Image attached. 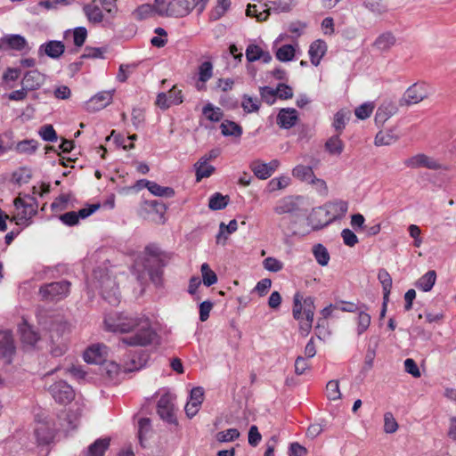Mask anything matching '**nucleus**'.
<instances>
[{
    "label": "nucleus",
    "instance_id": "nucleus-44",
    "mask_svg": "<svg viewBox=\"0 0 456 456\" xmlns=\"http://www.w3.org/2000/svg\"><path fill=\"white\" fill-rule=\"evenodd\" d=\"M378 279L382 285L384 294L383 299L388 300L392 288V278L387 270L380 269L378 273Z\"/></svg>",
    "mask_w": 456,
    "mask_h": 456
},
{
    "label": "nucleus",
    "instance_id": "nucleus-14",
    "mask_svg": "<svg viewBox=\"0 0 456 456\" xmlns=\"http://www.w3.org/2000/svg\"><path fill=\"white\" fill-rule=\"evenodd\" d=\"M28 49L27 39L19 34H8L0 38V51L14 50L21 52Z\"/></svg>",
    "mask_w": 456,
    "mask_h": 456
},
{
    "label": "nucleus",
    "instance_id": "nucleus-19",
    "mask_svg": "<svg viewBox=\"0 0 456 456\" xmlns=\"http://www.w3.org/2000/svg\"><path fill=\"white\" fill-rule=\"evenodd\" d=\"M108 354V348L102 344H95L89 346L84 353V360L87 363L101 364Z\"/></svg>",
    "mask_w": 456,
    "mask_h": 456
},
{
    "label": "nucleus",
    "instance_id": "nucleus-31",
    "mask_svg": "<svg viewBox=\"0 0 456 456\" xmlns=\"http://www.w3.org/2000/svg\"><path fill=\"white\" fill-rule=\"evenodd\" d=\"M396 38L391 32H385L380 34L374 41L373 46L379 51H388L395 45Z\"/></svg>",
    "mask_w": 456,
    "mask_h": 456
},
{
    "label": "nucleus",
    "instance_id": "nucleus-11",
    "mask_svg": "<svg viewBox=\"0 0 456 456\" xmlns=\"http://www.w3.org/2000/svg\"><path fill=\"white\" fill-rule=\"evenodd\" d=\"M157 412L164 421L169 424L177 423L174 403L169 394H165L160 396L157 403Z\"/></svg>",
    "mask_w": 456,
    "mask_h": 456
},
{
    "label": "nucleus",
    "instance_id": "nucleus-8",
    "mask_svg": "<svg viewBox=\"0 0 456 456\" xmlns=\"http://www.w3.org/2000/svg\"><path fill=\"white\" fill-rule=\"evenodd\" d=\"M207 3V0H172L171 17H185L194 8H197L199 12H202Z\"/></svg>",
    "mask_w": 456,
    "mask_h": 456
},
{
    "label": "nucleus",
    "instance_id": "nucleus-49",
    "mask_svg": "<svg viewBox=\"0 0 456 456\" xmlns=\"http://www.w3.org/2000/svg\"><path fill=\"white\" fill-rule=\"evenodd\" d=\"M200 272L202 275V281L205 286L210 287L216 283L217 276L216 273L210 269L208 264H202L200 267Z\"/></svg>",
    "mask_w": 456,
    "mask_h": 456
},
{
    "label": "nucleus",
    "instance_id": "nucleus-45",
    "mask_svg": "<svg viewBox=\"0 0 456 456\" xmlns=\"http://www.w3.org/2000/svg\"><path fill=\"white\" fill-rule=\"evenodd\" d=\"M371 317L370 315L363 310H359L357 312L356 317V332L357 335L360 336L363 334L370 327Z\"/></svg>",
    "mask_w": 456,
    "mask_h": 456
},
{
    "label": "nucleus",
    "instance_id": "nucleus-33",
    "mask_svg": "<svg viewBox=\"0 0 456 456\" xmlns=\"http://www.w3.org/2000/svg\"><path fill=\"white\" fill-rule=\"evenodd\" d=\"M213 64L209 61H203L198 69V79L199 82L202 83V86L197 84V89L201 90L204 87V84L208 82L213 77Z\"/></svg>",
    "mask_w": 456,
    "mask_h": 456
},
{
    "label": "nucleus",
    "instance_id": "nucleus-13",
    "mask_svg": "<svg viewBox=\"0 0 456 456\" xmlns=\"http://www.w3.org/2000/svg\"><path fill=\"white\" fill-rule=\"evenodd\" d=\"M100 208V204H92L79 209L77 212L69 211L62 214L60 220L66 225L73 226L78 224L79 219H85L94 213Z\"/></svg>",
    "mask_w": 456,
    "mask_h": 456
},
{
    "label": "nucleus",
    "instance_id": "nucleus-23",
    "mask_svg": "<svg viewBox=\"0 0 456 456\" xmlns=\"http://www.w3.org/2000/svg\"><path fill=\"white\" fill-rule=\"evenodd\" d=\"M299 197L288 196L281 199L273 210L278 215L292 214L299 210L298 200Z\"/></svg>",
    "mask_w": 456,
    "mask_h": 456
},
{
    "label": "nucleus",
    "instance_id": "nucleus-37",
    "mask_svg": "<svg viewBox=\"0 0 456 456\" xmlns=\"http://www.w3.org/2000/svg\"><path fill=\"white\" fill-rule=\"evenodd\" d=\"M292 175L302 182L310 183L314 179V173L311 167L297 165L293 168Z\"/></svg>",
    "mask_w": 456,
    "mask_h": 456
},
{
    "label": "nucleus",
    "instance_id": "nucleus-36",
    "mask_svg": "<svg viewBox=\"0 0 456 456\" xmlns=\"http://www.w3.org/2000/svg\"><path fill=\"white\" fill-rule=\"evenodd\" d=\"M325 150L330 155L339 156L344 150V142L338 134L330 137L325 142Z\"/></svg>",
    "mask_w": 456,
    "mask_h": 456
},
{
    "label": "nucleus",
    "instance_id": "nucleus-43",
    "mask_svg": "<svg viewBox=\"0 0 456 456\" xmlns=\"http://www.w3.org/2000/svg\"><path fill=\"white\" fill-rule=\"evenodd\" d=\"M221 132L224 136L240 137L242 134V128L240 126L233 121H224L221 126Z\"/></svg>",
    "mask_w": 456,
    "mask_h": 456
},
{
    "label": "nucleus",
    "instance_id": "nucleus-26",
    "mask_svg": "<svg viewBox=\"0 0 456 456\" xmlns=\"http://www.w3.org/2000/svg\"><path fill=\"white\" fill-rule=\"evenodd\" d=\"M139 183H143L145 188H147L149 191L154 196L171 198L175 195V191L173 188L168 186H161L153 181L142 179L139 180Z\"/></svg>",
    "mask_w": 456,
    "mask_h": 456
},
{
    "label": "nucleus",
    "instance_id": "nucleus-12",
    "mask_svg": "<svg viewBox=\"0 0 456 456\" xmlns=\"http://www.w3.org/2000/svg\"><path fill=\"white\" fill-rule=\"evenodd\" d=\"M403 164L412 169L425 167L431 170H438L442 168V165L436 159L423 153H419L404 159Z\"/></svg>",
    "mask_w": 456,
    "mask_h": 456
},
{
    "label": "nucleus",
    "instance_id": "nucleus-24",
    "mask_svg": "<svg viewBox=\"0 0 456 456\" xmlns=\"http://www.w3.org/2000/svg\"><path fill=\"white\" fill-rule=\"evenodd\" d=\"M44 76L37 69L29 70L25 73L21 86L25 90L33 91L38 89L44 83Z\"/></svg>",
    "mask_w": 456,
    "mask_h": 456
},
{
    "label": "nucleus",
    "instance_id": "nucleus-52",
    "mask_svg": "<svg viewBox=\"0 0 456 456\" xmlns=\"http://www.w3.org/2000/svg\"><path fill=\"white\" fill-rule=\"evenodd\" d=\"M203 115L210 121L217 122L223 117V112L220 108L214 107L211 103H208L203 107Z\"/></svg>",
    "mask_w": 456,
    "mask_h": 456
},
{
    "label": "nucleus",
    "instance_id": "nucleus-27",
    "mask_svg": "<svg viewBox=\"0 0 456 456\" xmlns=\"http://www.w3.org/2000/svg\"><path fill=\"white\" fill-rule=\"evenodd\" d=\"M327 51V45L322 39L314 41L309 47L308 53L310 56L311 63L314 66H318L322 58L324 56Z\"/></svg>",
    "mask_w": 456,
    "mask_h": 456
},
{
    "label": "nucleus",
    "instance_id": "nucleus-60",
    "mask_svg": "<svg viewBox=\"0 0 456 456\" xmlns=\"http://www.w3.org/2000/svg\"><path fill=\"white\" fill-rule=\"evenodd\" d=\"M264 268L272 273H278L283 269V263L275 257H266L263 261Z\"/></svg>",
    "mask_w": 456,
    "mask_h": 456
},
{
    "label": "nucleus",
    "instance_id": "nucleus-30",
    "mask_svg": "<svg viewBox=\"0 0 456 456\" xmlns=\"http://www.w3.org/2000/svg\"><path fill=\"white\" fill-rule=\"evenodd\" d=\"M110 439L109 437L98 438L91 444L86 450V456H103L110 447Z\"/></svg>",
    "mask_w": 456,
    "mask_h": 456
},
{
    "label": "nucleus",
    "instance_id": "nucleus-57",
    "mask_svg": "<svg viewBox=\"0 0 456 456\" xmlns=\"http://www.w3.org/2000/svg\"><path fill=\"white\" fill-rule=\"evenodd\" d=\"M363 6L375 14H381L387 11L382 0H364Z\"/></svg>",
    "mask_w": 456,
    "mask_h": 456
},
{
    "label": "nucleus",
    "instance_id": "nucleus-17",
    "mask_svg": "<svg viewBox=\"0 0 456 456\" xmlns=\"http://www.w3.org/2000/svg\"><path fill=\"white\" fill-rule=\"evenodd\" d=\"M114 93V89L99 92L86 102V109L89 111H98L104 109L111 103Z\"/></svg>",
    "mask_w": 456,
    "mask_h": 456
},
{
    "label": "nucleus",
    "instance_id": "nucleus-6",
    "mask_svg": "<svg viewBox=\"0 0 456 456\" xmlns=\"http://www.w3.org/2000/svg\"><path fill=\"white\" fill-rule=\"evenodd\" d=\"M97 283L103 299L110 305H118L120 302V296L115 278L106 273L98 279Z\"/></svg>",
    "mask_w": 456,
    "mask_h": 456
},
{
    "label": "nucleus",
    "instance_id": "nucleus-61",
    "mask_svg": "<svg viewBox=\"0 0 456 456\" xmlns=\"http://www.w3.org/2000/svg\"><path fill=\"white\" fill-rule=\"evenodd\" d=\"M398 429V423L391 412L384 414V431L387 434H393Z\"/></svg>",
    "mask_w": 456,
    "mask_h": 456
},
{
    "label": "nucleus",
    "instance_id": "nucleus-38",
    "mask_svg": "<svg viewBox=\"0 0 456 456\" xmlns=\"http://www.w3.org/2000/svg\"><path fill=\"white\" fill-rule=\"evenodd\" d=\"M249 167L258 179L265 180L272 176L266 163H264L259 159L252 161Z\"/></svg>",
    "mask_w": 456,
    "mask_h": 456
},
{
    "label": "nucleus",
    "instance_id": "nucleus-48",
    "mask_svg": "<svg viewBox=\"0 0 456 456\" xmlns=\"http://www.w3.org/2000/svg\"><path fill=\"white\" fill-rule=\"evenodd\" d=\"M291 179L288 175H281L269 181L267 188L269 191L285 189L290 184Z\"/></svg>",
    "mask_w": 456,
    "mask_h": 456
},
{
    "label": "nucleus",
    "instance_id": "nucleus-41",
    "mask_svg": "<svg viewBox=\"0 0 456 456\" xmlns=\"http://www.w3.org/2000/svg\"><path fill=\"white\" fill-rule=\"evenodd\" d=\"M151 431V419L149 418H142L138 422V438L142 447H145L144 442L147 440Z\"/></svg>",
    "mask_w": 456,
    "mask_h": 456
},
{
    "label": "nucleus",
    "instance_id": "nucleus-32",
    "mask_svg": "<svg viewBox=\"0 0 456 456\" xmlns=\"http://www.w3.org/2000/svg\"><path fill=\"white\" fill-rule=\"evenodd\" d=\"M436 281V273L434 270L427 272L415 283L417 289L428 292L432 289Z\"/></svg>",
    "mask_w": 456,
    "mask_h": 456
},
{
    "label": "nucleus",
    "instance_id": "nucleus-2",
    "mask_svg": "<svg viewBox=\"0 0 456 456\" xmlns=\"http://www.w3.org/2000/svg\"><path fill=\"white\" fill-rule=\"evenodd\" d=\"M81 415L82 408L77 403L70 408L68 412H61L58 416V423L53 422L44 413L37 414L34 433L38 444H49L57 430L69 432L75 429L78 425Z\"/></svg>",
    "mask_w": 456,
    "mask_h": 456
},
{
    "label": "nucleus",
    "instance_id": "nucleus-1",
    "mask_svg": "<svg viewBox=\"0 0 456 456\" xmlns=\"http://www.w3.org/2000/svg\"><path fill=\"white\" fill-rule=\"evenodd\" d=\"M103 323L105 330L110 332H134L121 340L129 346H146L158 339L150 319L143 314L111 312L105 315Z\"/></svg>",
    "mask_w": 456,
    "mask_h": 456
},
{
    "label": "nucleus",
    "instance_id": "nucleus-34",
    "mask_svg": "<svg viewBox=\"0 0 456 456\" xmlns=\"http://www.w3.org/2000/svg\"><path fill=\"white\" fill-rule=\"evenodd\" d=\"M38 148L37 141L34 139H26L17 143L13 142L12 149L20 154H33Z\"/></svg>",
    "mask_w": 456,
    "mask_h": 456
},
{
    "label": "nucleus",
    "instance_id": "nucleus-18",
    "mask_svg": "<svg viewBox=\"0 0 456 456\" xmlns=\"http://www.w3.org/2000/svg\"><path fill=\"white\" fill-rule=\"evenodd\" d=\"M15 353V346L11 331H0V358L6 362L12 361V357Z\"/></svg>",
    "mask_w": 456,
    "mask_h": 456
},
{
    "label": "nucleus",
    "instance_id": "nucleus-20",
    "mask_svg": "<svg viewBox=\"0 0 456 456\" xmlns=\"http://www.w3.org/2000/svg\"><path fill=\"white\" fill-rule=\"evenodd\" d=\"M298 120V113L294 108L281 109L276 118L277 125L282 129L293 127Z\"/></svg>",
    "mask_w": 456,
    "mask_h": 456
},
{
    "label": "nucleus",
    "instance_id": "nucleus-28",
    "mask_svg": "<svg viewBox=\"0 0 456 456\" xmlns=\"http://www.w3.org/2000/svg\"><path fill=\"white\" fill-rule=\"evenodd\" d=\"M145 209L152 215H155V216L152 217V219L159 223H164V215L167 210L166 205L159 200H147L144 203Z\"/></svg>",
    "mask_w": 456,
    "mask_h": 456
},
{
    "label": "nucleus",
    "instance_id": "nucleus-22",
    "mask_svg": "<svg viewBox=\"0 0 456 456\" xmlns=\"http://www.w3.org/2000/svg\"><path fill=\"white\" fill-rule=\"evenodd\" d=\"M19 331L22 343L30 347H34L40 339L39 334L25 320L19 325Z\"/></svg>",
    "mask_w": 456,
    "mask_h": 456
},
{
    "label": "nucleus",
    "instance_id": "nucleus-50",
    "mask_svg": "<svg viewBox=\"0 0 456 456\" xmlns=\"http://www.w3.org/2000/svg\"><path fill=\"white\" fill-rule=\"evenodd\" d=\"M241 107L246 113H252L258 111L260 103L257 98H253L248 94H244L242 97Z\"/></svg>",
    "mask_w": 456,
    "mask_h": 456
},
{
    "label": "nucleus",
    "instance_id": "nucleus-9",
    "mask_svg": "<svg viewBox=\"0 0 456 456\" xmlns=\"http://www.w3.org/2000/svg\"><path fill=\"white\" fill-rule=\"evenodd\" d=\"M145 252L149 254V257L145 258L143 266L145 270H147L151 277V280L153 282L157 283L160 281L161 271L159 270V268L152 269L151 264L157 265L158 267L160 266L161 260L159 258V249L153 246H147L145 248Z\"/></svg>",
    "mask_w": 456,
    "mask_h": 456
},
{
    "label": "nucleus",
    "instance_id": "nucleus-21",
    "mask_svg": "<svg viewBox=\"0 0 456 456\" xmlns=\"http://www.w3.org/2000/svg\"><path fill=\"white\" fill-rule=\"evenodd\" d=\"M398 108L392 101H386L379 105L375 114V123L378 126H382L387 120L394 116Z\"/></svg>",
    "mask_w": 456,
    "mask_h": 456
},
{
    "label": "nucleus",
    "instance_id": "nucleus-10",
    "mask_svg": "<svg viewBox=\"0 0 456 456\" xmlns=\"http://www.w3.org/2000/svg\"><path fill=\"white\" fill-rule=\"evenodd\" d=\"M53 398L59 403H70L75 397L73 388L65 381L59 380L49 387Z\"/></svg>",
    "mask_w": 456,
    "mask_h": 456
},
{
    "label": "nucleus",
    "instance_id": "nucleus-42",
    "mask_svg": "<svg viewBox=\"0 0 456 456\" xmlns=\"http://www.w3.org/2000/svg\"><path fill=\"white\" fill-rule=\"evenodd\" d=\"M73 36V43L77 47H81L87 37V30L85 27H77L72 31L68 29L64 33V37H67L69 34Z\"/></svg>",
    "mask_w": 456,
    "mask_h": 456
},
{
    "label": "nucleus",
    "instance_id": "nucleus-54",
    "mask_svg": "<svg viewBox=\"0 0 456 456\" xmlns=\"http://www.w3.org/2000/svg\"><path fill=\"white\" fill-rule=\"evenodd\" d=\"M326 394L329 400H338L341 398L338 381L336 379L330 380L326 386Z\"/></svg>",
    "mask_w": 456,
    "mask_h": 456
},
{
    "label": "nucleus",
    "instance_id": "nucleus-64",
    "mask_svg": "<svg viewBox=\"0 0 456 456\" xmlns=\"http://www.w3.org/2000/svg\"><path fill=\"white\" fill-rule=\"evenodd\" d=\"M263 50L256 45H249L246 49V58L248 61L253 62L261 59Z\"/></svg>",
    "mask_w": 456,
    "mask_h": 456
},
{
    "label": "nucleus",
    "instance_id": "nucleus-46",
    "mask_svg": "<svg viewBox=\"0 0 456 456\" xmlns=\"http://www.w3.org/2000/svg\"><path fill=\"white\" fill-rule=\"evenodd\" d=\"M228 201V196H224L219 192H216L209 198L208 207L212 210H221L227 206Z\"/></svg>",
    "mask_w": 456,
    "mask_h": 456
},
{
    "label": "nucleus",
    "instance_id": "nucleus-63",
    "mask_svg": "<svg viewBox=\"0 0 456 456\" xmlns=\"http://www.w3.org/2000/svg\"><path fill=\"white\" fill-rule=\"evenodd\" d=\"M260 95L263 101L271 105L274 103L276 100V89H273L270 86L260 87Z\"/></svg>",
    "mask_w": 456,
    "mask_h": 456
},
{
    "label": "nucleus",
    "instance_id": "nucleus-29",
    "mask_svg": "<svg viewBox=\"0 0 456 456\" xmlns=\"http://www.w3.org/2000/svg\"><path fill=\"white\" fill-rule=\"evenodd\" d=\"M399 139L395 128L379 131L374 139V144L378 147L387 146L395 143Z\"/></svg>",
    "mask_w": 456,
    "mask_h": 456
},
{
    "label": "nucleus",
    "instance_id": "nucleus-39",
    "mask_svg": "<svg viewBox=\"0 0 456 456\" xmlns=\"http://www.w3.org/2000/svg\"><path fill=\"white\" fill-rule=\"evenodd\" d=\"M196 171V181L200 182L203 178L209 177L215 171V167L211 165H208L206 159H200L195 165Z\"/></svg>",
    "mask_w": 456,
    "mask_h": 456
},
{
    "label": "nucleus",
    "instance_id": "nucleus-58",
    "mask_svg": "<svg viewBox=\"0 0 456 456\" xmlns=\"http://www.w3.org/2000/svg\"><path fill=\"white\" fill-rule=\"evenodd\" d=\"M41 138L45 142H53L58 139L57 134L52 125L43 126L38 132Z\"/></svg>",
    "mask_w": 456,
    "mask_h": 456
},
{
    "label": "nucleus",
    "instance_id": "nucleus-40",
    "mask_svg": "<svg viewBox=\"0 0 456 456\" xmlns=\"http://www.w3.org/2000/svg\"><path fill=\"white\" fill-rule=\"evenodd\" d=\"M84 12L88 20L94 24L101 23L103 20L102 9L95 4H87L84 7Z\"/></svg>",
    "mask_w": 456,
    "mask_h": 456
},
{
    "label": "nucleus",
    "instance_id": "nucleus-62",
    "mask_svg": "<svg viewBox=\"0 0 456 456\" xmlns=\"http://www.w3.org/2000/svg\"><path fill=\"white\" fill-rule=\"evenodd\" d=\"M346 119H347L346 112L345 110H341L334 115L332 126L334 127V129L337 132L341 133L346 126Z\"/></svg>",
    "mask_w": 456,
    "mask_h": 456
},
{
    "label": "nucleus",
    "instance_id": "nucleus-55",
    "mask_svg": "<svg viewBox=\"0 0 456 456\" xmlns=\"http://www.w3.org/2000/svg\"><path fill=\"white\" fill-rule=\"evenodd\" d=\"M171 4L172 1L167 2L166 0H155L153 10L159 16H170L171 17Z\"/></svg>",
    "mask_w": 456,
    "mask_h": 456
},
{
    "label": "nucleus",
    "instance_id": "nucleus-25",
    "mask_svg": "<svg viewBox=\"0 0 456 456\" xmlns=\"http://www.w3.org/2000/svg\"><path fill=\"white\" fill-rule=\"evenodd\" d=\"M347 209L348 203L345 200H337L327 205V213L331 215V216L323 224V226L329 224L331 221L344 217L347 212ZM321 227H322V225Z\"/></svg>",
    "mask_w": 456,
    "mask_h": 456
},
{
    "label": "nucleus",
    "instance_id": "nucleus-53",
    "mask_svg": "<svg viewBox=\"0 0 456 456\" xmlns=\"http://www.w3.org/2000/svg\"><path fill=\"white\" fill-rule=\"evenodd\" d=\"M240 432L237 428H229L225 431H220L216 435V440L219 443H228L238 439Z\"/></svg>",
    "mask_w": 456,
    "mask_h": 456
},
{
    "label": "nucleus",
    "instance_id": "nucleus-59",
    "mask_svg": "<svg viewBox=\"0 0 456 456\" xmlns=\"http://www.w3.org/2000/svg\"><path fill=\"white\" fill-rule=\"evenodd\" d=\"M373 110L374 105L372 102H364L355 109L354 114L359 119L363 120L371 115Z\"/></svg>",
    "mask_w": 456,
    "mask_h": 456
},
{
    "label": "nucleus",
    "instance_id": "nucleus-7",
    "mask_svg": "<svg viewBox=\"0 0 456 456\" xmlns=\"http://www.w3.org/2000/svg\"><path fill=\"white\" fill-rule=\"evenodd\" d=\"M431 94V88L426 83H415L411 85L403 94L400 100L401 106L417 104L427 99Z\"/></svg>",
    "mask_w": 456,
    "mask_h": 456
},
{
    "label": "nucleus",
    "instance_id": "nucleus-56",
    "mask_svg": "<svg viewBox=\"0 0 456 456\" xmlns=\"http://www.w3.org/2000/svg\"><path fill=\"white\" fill-rule=\"evenodd\" d=\"M107 52L106 47H91L86 46L85 52L82 54L84 59H103L104 53Z\"/></svg>",
    "mask_w": 456,
    "mask_h": 456
},
{
    "label": "nucleus",
    "instance_id": "nucleus-3",
    "mask_svg": "<svg viewBox=\"0 0 456 456\" xmlns=\"http://www.w3.org/2000/svg\"><path fill=\"white\" fill-rule=\"evenodd\" d=\"M314 298L303 296L297 292L293 297L292 314L294 319L299 322V332L302 336H307L311 331L314 316Z\"/></svg>",
    "mask_w": 456,
    "mask_h": 456
},
{
    "label": "nucleus",
    "instance_id": "nucleus-47",
    "mask_svg": "<svg viewBox=\"0 0 456 456\" xmlns=\"http://www.w3.org/2000/svg\"><path fill=\"white\" fill-rule=\"evenodd\" d=\"M268 11L288 12L293 5V0H270L268 4H265Z\"/></svg>",
    "mask_w": 456,
    "mask_h": 456
},
{
    "label": "nucleus",
    "instance_id": "nucleus-4",
    "mask_svg": "<svg viewBox=\"0 0 456 456\" xmlns=\"http://www.w3.org/2000/svg\"><path fill=\"white\" fill-rule=\"evenodd\" d=\"M16 213L12 218L18 225L28 226L31 224V219L37 213L38 204L34 196L29 194H21L13 201Z\"/></svg>",
    "mask_w": 456,
    "mask_h": 456
},
{
    "label": "nucleus",
    "instance_id": "nucleus-15",
    "mask_svg": "<svg viewBox=\"0 0 456 456\" xmlns=\"http://www.w3.org/2000/svg\"><path fill=\"white\" fill-rule=\"evenodd\" d=\"M204 400V390L200 387H193L190 392L189 400L185 404L184 410L186 415L191 419L200 409Z\"/></svg>",
    "mask_w": 456,
    "mask_h": 456
},
{
    "label": "nucleus",
    "instance_id": "nucleus-51",
    "mask_svg": "<svg viewBox=\"0 0 456 456\" xmlns=\"http://www.w3.org/2000/svg\"><path fill=\"white\" fill-rule=\"evenodd\" d=\"M275 55L280 61H289L295 56V48L291 45H284L276 51Z\"/></svg>",
    "mask_w": 456,
    "mask_h": 456
},
{
    "label": "nucleus",
    "instance_id": "nucleus-5",
    "mask_svg": "<svg viewBox=\"0 0 456 456\" xmlns=\"http://www.w3.org/2000/svg\"><path fill=\"white\" fill-rule=\"evenodd\" d=\"M70 285L68 281L51 282L41 286L39 293L45 300L60 301L69 295Z\"/></svg>",
    "mask_w": 456,
    "mask_h": 456
},
{
    "label": "nucleus",
    "instance_id": "nucleus-35",
    "mask_svg": "<svg viewBox=\"0 0 456 456\" xmlns=\"http://www.w3.org/2000/svg\"><path fill=\"white\" fill-rule=\"evenodd\" d=\"M312 253H313L316 262L321 266L328 265L330 259V253H329L327 248L324 245H322V243H317V244L314 245V247L312 248Z\"/></svg>",
    "mask_w": 456,
    "mask_h": 456
},
{
    "label": "nucleus",
    "instance_id": "nucleus-16",
    "mask_svg": "<svg viewBox=\"0 0 456 456\" xmlns=\"http://www.w3.org/2000/svg\"><path fill=\"white\" fill-rule=\"evenodd\" d=\"M65 52V45L62 41L49 40L38 47L37 54L39 57L47 56L51 59H59Z\"/></svg>",
    "mask_w": 456,
    "mask_h": 456
}]
</instances>
